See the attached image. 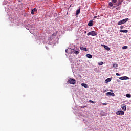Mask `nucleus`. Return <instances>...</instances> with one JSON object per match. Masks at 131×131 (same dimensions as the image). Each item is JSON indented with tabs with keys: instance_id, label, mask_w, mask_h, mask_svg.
Returning <instances> with one entry per match:
<instances>
[{
	"instance_id": "obj_24",
	"label": "nucleus",
	"mask_w": 131,
	"mask_h": 131,
	"mask_svg": "<svg viewBox=\"0 0 131 131\" xmlns=\"http://www.w3.org/2000/svg\"><path fill=\"white\" fill-rule=\"evenodd\" d=\"M103 64H104V62H100V63H99V65L100 66H102V65H103Z\"/></svg>"
},
{
	"instance_id": "obj_34",
	"label": "nucleus",
	"mask_w": 131,
	"mask_h": 131,
	"mask_svg": "<svg viewBox=\"0 0 131 131\" xmlns=\"http://www.w3.org/2000/svg\"><path fill=\"white\" fill-rule=\"evenodd\" d=\"M110 92H113V90H110Z\"/></svg>"
},
{
	"instance_id": "obj_28",
	"label": "nucleus",
	"mask_w": 131,
	"mask_h": 131,
	"mask_svg": "<svg viewBox=\"0 0 131 131\" xmlns=\"http://www.w3.org/2000/svg\"><path fill=\"white\" fill-rule=\"evenodd\" d=\"M123 26H121L120 27V28H121V29H123Z\"/></svg>"
},
{
	"instance_id": "obj_18",
	"label": "nucleus",
	"mask_w": 131,
	"mask_h": 131,
	"mask_svg": "<svg viewBox=\"0 0 131 131\" xmlns=\"http://www.w3.org/2000/svg\"><path fill=\"white\" fill-rule=\"evenodd\" d=\"M113 67H114L115 68H116L117 67H118V64L114 63L113 64Z\"/></svg>"
},
{
	"instance_id": "obj_20",
	"label": "nucleus",
	"mask_w": 131,
	"mask_h": 131,
	"mask_svg": "<svg viewBox=\"0 0 131 131\" xmlns=\"http://www.w3.org/2000/svg\"><path fill=\"white\" fill-rule=\"evenodd\" d=\"M74 54H76V55H78V54H79V52L78 51L74 50Z\"/></svg>"
},
{
	"instance_id": "obj_16",
	"label": "nucleus",
	"mask_w": 131,
	"mask_h": 131,
	"mask_svg": "<svg viewBox=\"0 0 131 131\" xmlns=\"http://www.w3.org/2000/svg\"><path fill=\"white\" fill-rule=\"evenodd\" d=\"M80 13V9H79L78 10H76V16H77V15H78V14H79Z\"/></svg>"
},
{
	"instance_id": "obj_33",
	"label": "nucleus",
	"mask_w": 131,
	"mask_h": 131,
	"mask_svg": "<svg viewBox=\"0 0 131 131\" xmlns=\"http://www.w3.org/2000/svg\"><path fill=\"white\" fill-rule=\"evenodd\" d=\"M97 17H96V16H94V19H95V18H96Z\"/></svg>"
},
{
	"instance_id": "obj_11",
	"label": "nucleus",
	"mask_w": 131,
	"mask_h": 131,
	"mask_svg": "<svg viewBox=\"0 0 131 131\" xmlns=\"http://www.w3.org/2000/svg\"><path fill=\"white\" fill-rule=\"evenodd\" d=\"M120 32H123V33H127V32H128V30H120Z\"/></svg>"
},
{
	"instance_id": "obj_32",
	"label": "nucleus",
	"mask_w": 131,
	"mask_h": 131,
	"mask_svg": "<svg viewBox=\"0 0 131 131\" xmlns=\"http://www.w3.org/2000/svg\"><path fill=\"white\" fill-rule=\"evenodd\" d=\"M67 51H68V50H67H67H66V53H67V52H68Z\"/></svg>"
},
{
	"instance_id": "obj_14",
	"label": "nucleus",
	"mask_w": 131,
	"mask_h": 131,
	"mask_svg": "<svg viewBox=\"0 0 131 131\" xmlns=\"http://www.w3.org/2000/svg\"><path fill=\"white\" fill-rule=\"evenodd\" d=\"M108 5L110 6V7H113V8H116V6H113V3H112V2H110L108 3Z\"/></svg>"
},
{
	"instance_id": "obj_29",
	"label": "nucleus",
	"mask_w": 131,
	"mask_h": 131,
	"mask_svg": "<svg viewBox=\"0 0 131 131\" xmlns=\"http://www.w3.org/2000/svg\"><path fill=\"white\" fill-rule=\"evenodd\" d=\"M52 37H53V36H56V34H53L52 35Z\"/></svg>"
},
{
	"instance_id": "obj_17",
	"label": "nucleus",
	"mask_w": 131,
	"mask_h": 131,
	"mask_svg": "<svg viewBox=\"0 0 131 131\" xmlns=\"http://www.w3.org/2000/svg\"><path fill=\"white\" fill-rule=\"evenodd\" d=\"M81 85H82V86H83L84 88H88V85L85 83H82Z\"/></svg>"
},
{
	"instance_id": "obj_15",
	"label": "nucleus",
	"mask_w": 131,
	"mask_h": 131,
	"mask_svg": "<svg viewBox=\"0 0 131 131\" xmlns=\"http://www.w3.org/2000/svg\"><path fill=\"white\" fill-rule=\"evenodd\" d=\"M104 49H105V50H107V51H110V48H109L108 46L105 45L104 46Z\"/></svg>"
},
{
	"instance_id": "obj_27",
	"label": "nucleus",
	"mask_w": 131,
	"mask_h": 131,
	"mask_svg": "<svg viewBox=\"0 0 131 131\" xmlns=\"http://www.w3.org/2000/svg\"><path fill=\"white\" fill-rule=\"evenodd\" d=\"M85 107H86V106H80V108H82V109H84L85 108Z\"/></svg>"
},
{
	"instance_id": "obj_6",
	"label": "nucleus",
	"mask_w": 131,
	"mask_h": 131,
	"mask_svg": "<svg viewBox=\"0 0 131 131\" xmlns=\"http://www.w3.org/2000/svg\"><path fill=\"white\" fill-rule=\"evenodd\" d=\"M121 108H122V110L125 111L126 110V105L124 104H123L121 105Z\"/></svg>"
},
{
	"instance_id": "obj_21",
	"label": "nucleus",
	"mask_w": 131,
	"mask_h": 131,
	"mask_svg": "<svg viewBox=\"0 0 131 131\" xmlns=\"http://www.w3.org/2000/svg\"><path fill=\"white\" fill-rule=\"evenodd\" d=\"M127 48H128V47L127 46H126L122 47V48L123 50H126V49H127Z\"/></svg>"
},
{
	"instance_id": "obj_13",
	"label": "nucleus",
	"mask_w": 131,
	"mask_h": 131,
	"mask_svg": "<svg viewBox=\"0 0 131 131\" xmlns=\"http://www.w3.org/2000/svg\"><path fill=\"white\" fill-rule=\"evenodd\" d=\"M86 57H87V58H89V59H92V58H93V56L89 54L86 55Z\"/></svg>"
},
{
	"instance_id": "obj_26",
	"label": "nucleus",
	"mask_w": 131,
	"mask_h": 131,
	"mask_svg": "<svg viewBox=\"0 0 131 131\" xmlns=\"http://www.w3.org/2000/svg\"><path fill=\"white\" fill-rule=\"evenodd\" d=\"M116 75H117V76H120V74H119V73H116Z\"/></svg>"
},
{
	"instance_id": "obj_10",
	"label": "nucleus",
	"mask_w": 131,
	"mask_h": 131,
	"mask_svg": "<svg viewBox=\"0 0 131 131\" xmlns=\"http://www.w3.org/2000/svg\"><path fill=\"white\" fill-rule=\"evenodd\" d=\"M119 2L117 5V7H118L119 6H120V5H121V4L122 3V2H123V0H118Z\"/></svg>"
},
{
	"instance_id": "obj_9",
	"label": "nucleus",
	"mask_w": 131,
	"mask_h": 131,
	"mask_svg": "<svg viewBox=\"0 0 131 131\" xmlns=\"http://www.w3.org/2000/svg\"><path fill=\"white\" fill-rule=\"evenodd\" d=\"M81 51H85V52H88V49L85 47H80Z\"/></svg>"
},
{
	"instance_id": "obj_25",
	"label": "nucleus",
	"mask_w": 131,
	"mask_h": 131,
	"mask_svg": "<svg viewBox=\"0 0 131 131\" xmlns=\"http://www.w3.org/2000/svg\"><path fill=\"white\" fill-rule=\"evenodd\" d=\"M89 102H90V103H92V104H95V101L90 100Z\"/></svg>"
},
{
	"instance_id": "obj_30",
	"label": "nucleus",
	"mask_w": 131,
	"mask_h": 131,
	"mask_svg": "<svg viewBox=\"0 0 131 131\" xmlns=\"http://www.w3.org/2000/svg\"><path fill=\"white\" fill-rule=\"evenodd\" d=\"M102 104L103 105V106H106V105H107V103H103Z\"/></svg>"
},
{
	"instance_id": "obj_1",
	"label": "nucleus",
	"mask_w": 131,
	"mask_h": 131,
	"mask_svg": "<svg viewBox=\"0 0 131 131\" xmlns=\"http://www.w3.org/2000/svg\"><path fill=\"white\" fill-rule=\"evenodd\" d=\"M67 83H70V84H75L76 81L74 79L70 78L68 80Z\"/></svg>"
},
{
	"instance_id": "obj_8",
	"label": "nucleus",
	"mask_w": 131,
	"mask_h": 131,
	"mask_svg": "<svg viewBox=\"0 0 131 131\" xmlns=\"http://www.w3.org/2000/svg\"><path fill=\"white\" fill-rule=\"evenodd\" d=\"M94 25V24H93V20L89 21L88 23V26L92 27Z\"/></svg>"
},
{
	"instance_id": "obj_12",
	"label": "nucleus",
	"mask_w": 131,
	"mask_h": 131,
	"mask_svg": "<svg viewBox=\"0 0 131 131\" xmlns=\"http://www.w3.org/2000/svg\"><path fill=\"white\" fill-rule=\"evenodd\" d=\"M36 11H37V9H36V8H34V9H32L31 11V14L34 15V12H36Z\"/></svg>"
},
{
	"instance_id": "obj_23",
	"label": "nucleus",
	"mask_w": 131,
	"mask_h": 131,
	"mask_svg": "<svg viewBox=\"0 0 131 131\" xmlns=\"http://www.w3.org/2000/svg\"><path fill=\"white\" fill-rule=\"evenodd\" d=\"M112 2L113 3V4H116L117 0H112Z\"/></svg>"
},
{
	"instance_id": "obj_3",
	"label": "nucleus",
	"mask_w": 131,
	"mask_h": 131,
	"mask_svg": "<svg viewBox=\"0 0 131 131\" xmlns=\"http://www.w3.org/2000/svg\"><path fill=\"white\" fill-rule=\"evenodd\" d=\"M127 21H128V18L124 19L119 21L118 24V25H121V24H124V23L127 22Z\"/></svg>"
},
{
	"instance_id": "obj_19",
	"label": "nucleus",
	"mask_w": 131,
	"mask_h": 131,
	"mask_svg": "<svg viewBox=\"0 0 131 131\" xmlns=\"http://www.w3.org/2000/svg\"><path fill=\"white\" fill-rule=\"evenodd\" d=\"M105 81H106L107 82H110V81H111V78H108L106 79L105 80Z\"/></svg>"
},
{
	"instance_id": "obj_4",
	"label": "nucleus",
	"mask_w": 131,
	"mask_h": 131,
	"mask_svg": "<svg viewBox=\"0 0 131 131\" xmlns=\"http://www.w3.org/2000/svg\"><path fill=\"white\" fill-rule=\"evenodd\" d=\"M117 115H124V111H118L116 112Z\"/></svg>"
},
{
	"instance_id": "obj_2",
	"label": "nucleus",
	"mask_w": 131,
	"mask_h": 131,
	"mask_svg": "<svg viewBox=\"0 0 131 131\" xmlns=\"http://www.w3.org/2000/svg\"><path fill=\"white\" fill-rule=\"evenodd\" d=\"M87 35L88 36L90 35H91L92 36H96V35H97V32L94 31H92L88 33Z\"/></svg>"
},
{
	"instance_id": "obj_22",
	"label": "nucleus",
	"mask_w": 131,
	"mask_h": 131,
	"mask_svg": "<svg viewBox=\"0 0 131 131\" xmlns=\"http://www.w3.org/2000/svg\"><path fill=\"white\" fill-rule=\"evenodd\" d=\"M126 97H127V98H130L131 97V95L130 94H127L126 95Z\"/></svg>"
},
{
	"instance_id": "obj_7",
	"label": "nucleus",
	"mask_w": 131,
	"mask_h": 131,
	"mask_svg": "<svg viewBox=\"0 0 131 131\" xmlns=\"http://www.w3.org/2000/svg\"><path fill=\"white\" fill-rule=\"evenodd\" d=\"M106 96H115V94L114 93L107 92L106 94Z\"/></svg>"
},
{
	"instance_id": "obj_5",
	"label": "nucleus",
	"mask_w": 131,
	"mask_h": 131,
	"mask_svg": "<svg viewBox=\"0 0 131 131\" xmlns=\"http://www.w3.org/2000/svg\"><path fill=\"white\" fill-rule=\"evenodd\" d=\"M119 79L121 80H127V79H129V78L127 76H123L119 77Z\"/></svg>"
},
{
	"instance_id": "obj_31",
	"label": "nucleus",
	"mask_w": 131,
	"mask_h": 131,
	"mask_svg": "<svg viewBox=\"0 0 131 131\" xmlns=\"http://www.w3.org/2000/svg\"><path fill=\"white\" fill-rule=\"evenodd\" d=\"M101 47H104V46H105V45H103V44H101Z\"/></svg>"
}]
</instances>
